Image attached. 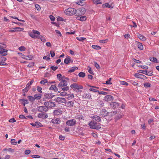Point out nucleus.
Returning a JSON list of instances; mask_svg holds the SVG:
<instances>
[{
	"label": "nucleus",
	"mask_w": 159,
	"mask_h": 159,
	"mask_svg": "<svg viewBox=\"0 0 159 159\" xmlns=\"http://www.w3.org/2000/svg\"><path fill=\"white\" fill-rule=\"evenodd\" d=\"M153 71L152 70L151 71H148L147 70L146 75H148L149 76H152V75Z\"/></svg>",
	"instance_id": "79ce46f5"
},
{
	"label": "nucleus",
	"mask_w": 159,
	"mask_h": 159,
	"mask_svg": "<svg viewBox=\"0 0 159 159\" xmlns=\"http://www.w3.org/2000/svg\"><path fill=\"white\" fill-rule=\"evenodd\" d=\"M50 90H54L55 92H57L58 90V89L55 85H52L49 88Z\"/></svg>",
	"instance_id": "a878e982"
},
{
	"label": "nucleus",
	"mask_w": 159,
	"mask_h": 159,
	"mask_svg": "<svg viewBox=\"0 0 159 159\" xmlns=\"http://www.w3.org/2000/svg\"><path fill=\"white\" fill-rule=\"evenodd\" d=\"M138 37L140 39L143 41H145L146 40V38L142 34H138Z\"/></svg>",
	"instance_id": "b1692460"
},
{
	"label": "nucleus",
	"mask_w": 159,
	"mask_h": 159,
	"mask_svg": "<svg viewBox=\"0 0 159 159\" xmlns=\"http://www.w3.org/2000/svg\"><path fill=\"white\" fill-rule=\"evenodd\" d=\"M37 109L39 111L45 113L48 111V109L47 106H38Z\"/></svg>",
	"instance_id": "423d86ee"
},
{
	"label": "nucleus",
	"mask_w": 159,
	"mask_h": 159,
	"mask_svg": "<svg viewBox=\"0 0 159 159\" xmlns=\"http://www.w3.org/2000/svg\"><path fill=\"white\" fill-rule=\"evenodd\" d=\"M70 57L69 56H67L64 60V62L65 63L68 64L70 61Z\"/></svg>",
	"instance_id": "393cba45"
},
{
	"label": "nucleus",
	"mask_w": 159,
	"mask_h": 159,
	"mask_svg": "<svg viewBox=\"0 0 159 159\" xmlns=\"http://www.w3.org/2000/svg\"><path fill=\"white\" fill-rule=\"evenodd\" d=\"M67 85V82L64 79L60 81V82L58 84V87L60 88H62L66 86Z\"/></svg>",
	"instance_id": "1a4fd4ad"
},
{
	"label": "nucleus",
	"mask_w": 159,
	"mask_h": 159,
	"mask_svg": "<svg viewBox=\"0 0 159 159\" xmlns=\"http://www.w3.org/2000/svg\"><path fill=\"white\" fill-rule=\"evenodd\" d=\"M93 118L98 122H100L101 121V119L100 117L98 116H93Z\"/></svg>",
	"instance_id": "bb28decb"
},
{
	"label": "nucleus",
	"mask_w": 159,
	"mask_h": 159,
	"mask_svg": "<svg viewBox=\"0 0 159 159\" xmlns=\"http://www.w3.org/2000/svg\"><path fill=\"white\" fill-rule=\"evenodd\" d=\"M56 102L65 103L66 102V99L63 98L57 97L54 99Z\"/></svg>",
	"instance_id": "9d476101"
},
{
	"label": "nucleus",
	"mask_w": 159,
	"mask_h": 159,
	"mask_svg": "<svg viewBox=\"0 0 159 159\" xmlns=\"http://www.w3.org/2000/svg\"><path fill=\"white\" fill-rule=\"evenodd\" d=\"M30 125L33 126L35 127L36 128H39L43 126V125L41 123L39 122H36L35 123H31Z\"/></svg>",
	"instance_id": "ddd939ff"
},
{
	"label": "nucleus",
	"mask_w": 159,
	"mask_h": 159,
	"mask_svg": "<svg viewBox=\"0 0 159 159\" xmlns=\"http://www.w3.org/2000/svg\"><path fill=\"white\" fill-rule=\"evenodd\" d=\"M137 45L138 48L141 50H142L143 49V47L142 44L139 42H138Z\"/></svg>",
	"instance_id": "2f4dec72"
},
{
	"label": "nucleus",
	"mask_w": 159,
	"mask_h": 159,
	"mask_svg": "<svg viewBox=\"0 0 159 159\" xmlns=\"http://www.w3.org/2000/svg\"><path fill=\"white\" fill-rule=\"evenodd\" d=\"M92 48L93 49L96 50H100L101 49V48L100 46L95 45H92Z\"/></svg>",
	"instance_id": "72a5a7b5"
},
{
	"label": "nucleus",
	"mask_w": 159,
	"mask_h": 159,
	"mask_svg": "<svg viewBox=\"0 0 159 159\" xmlns=\"http://www.w3.org/2000/svg\"><path fill=\"white\" fill-rule=\"evenodd\" d=\"M6 58L3 57L0 58V65L5 66L6 65V64L5 62Z\"/></svg>",
	"instance_id": "f3484780"
},
{
	"label": "nucleus",
	"mask_w": 159,
	"mask_h": 159,
	"mask_svg": "<svg viewBox=\"0 0 159 159\" xmlns=\"http://www.w3.org/2000/svg\"><path fill=\"white\" fill-rule=\"evenodd\" d=\"M29 89V88H28V87H26L24 89H23V92L25 93L28 92Z\"/></svg>",
	"instance_id": "5fc2aeb1"
},
{
	"label": "nucleus",
	"mask_w": 159,
	"mask_h": 159,
	"mask_svg": "<svg viewBox=\"0 0 159 159\" xmlns=\"http://www.w3.org/2000/svg\"><path fill=\"white\" fill-rule=\"evenodd\" d=\"M98 93L99 94H102V95H106L107 94V93L106 92H104V91H100V92H98Z\"/></svg>",
	"instance_id": "69168bd1"
},
{
	"label": "nucleus",
	"mask_w": 159,
	"mask_h": 159,
	"mask_svg": "<svg viewBox=\"0 0 159 159\" xmlns=\"http://www.w3.org/2000/svg\"><path fill=\"white\" fill-rule=\"evenodd\" d=\"M113 97L112 96L110 95H107L105 97V99L106 101H109L111 100L112 99Z\"/></svg>",
	"instance_id": "cd10ccee"
},
{
	"label": "nucleus",
	"mask_w": 159,
	"mask_h": 159,
	"mask_svg": "<svg viewBox=\"0 0 159 159\" xmlns=\"http://www.w3.org/2000/svg\"><path fill=\"white\" fill-rule=\"evenodd\" d=\"M111 78H110L109 80L106 81V84H111L112 83L111 82Z\"/></svg>",
	"instance_id": "bf43d9fd"
},
{
	"label": "nucleus",
	"mask_w": 159,
	"mask_h": 159,
	"mask_svg": "<svg viewBox=\"0 0 159 159\" xmlns=\"http://www.w3.org/2000/svg\"><path fill=\"white\" fill-rule=\"evenodd\" d=\"M85 9L84 8L82 7L79 8L76 11V15L78 16H81L84 15L85 13Z\"/></svg>",
	"instance_id": "39448f33"
},
{
	"label": "nucleus",
	"mask_w": 159,
	"mask_h": 159,
	"mask_svg": "<svg viewBox=\"0 0 159 159\" xmlns=\"http://www.w3.org/2000/svg\"><path fill=\"white\" fill-rule=\"evenodd\" d=\"M57 77L58 79L60 81L64 79L62 77L61 74H58L57 75Z\"/></svg>",
	"instance_id": "c9c22d12"
},
{
	"label": "nucleus",
	"mask_w": 159,
	"mask_h": 159,
	"mask_svg": "<svg viewBox=\"0 0 159 159\" xmlns=\"http://www.w3.org/2000/svg\"><path fill=\"white\" fill-rule=\"evenodd\" d=\"M57 68V66H52L50 67V69H51L52 70L54 71L56 70Z\"/></svg>",
	"instance_id": "4d7b16f0"
},
{
	"label": "nucleus",
	"mask_w": 159,
	"mask_h": 159,
	"mask_svg": "<svg viewBox=\"0 0 159 159\" xmlns=\"http://www.w3.org/2000/svg\"><path fill=\"white\" fill-rule=\"evenodd\" d=\"M150 60L151 61L154 62H157V59L154 57H151L150 58Z\"/></svg>",
	"instance_id": "ea45409f"
},
{
	"label": "nucleus",
	"mask_w": 159,
	"mask_h": 159,
	"mask_svg": "<svg viewBox=\"0 0 159 159\" xmlns=\"http://www.w3.org/2000/svg\"><path fill=\"white\" fill-rule=\"evenodd\" d=\"M49 17L50 19L52 21H54L55 20V18L52 15H50Z\"/></svg>",
	"instance_id": "6e6d98bb"
},
{
	"label": "nucleus",
	"mask_w": 159,
	"mask_h": 159,
	"mask_svg": "<svg viewBox=\"0 0 159 159\" xmlns=\"http://www.w3.org/2000/svg\"><path fill=\"white\" fill-rule=\"evenodd\" d=\"M78 69V68L77 67L74 66L69 69L68 71L69 72H72L76 70H77Z\"/></svg>",
	"instance_id": "473e14b6"
},
{
	"label": "nucleus",
	"mask_w": 159,
	"mask_h": 159,
	"mask_svg": "<svg viewBox=\"0 0 159 159\" xmlns=\"http://www.w3.org/2000/svg\"><path fill=\"white\" fill-rule=\"evenodd\" d=\"M62 113V111L60 109H57V110H54L53 111L54 114L55 115H58Z\"/></svg>",
	"instance_id": "6ab92c4d"
},
{
	"label": "nucleus",
	"mask_w": 159,
	"mask_h": 159,
	"mask_svg": "<svg viewBox=\"0 0 159 159\" xmlns=\"http://www.w3.org/2000/svg\"><path fill=\"white\" fill-rule=\"evenodd\" d=\"M88 71L91 74L93 73V70H92L91 68L89 66H88L87 67Z\"/></svg>",
	"instance_id": "864d4df0"
},
{
	"label": "nucleus",
	"mask_w": 159,
	"mask_h": 159,
	"mask_svg": "<svg viewBox=\"0 0 159 159\" xmlns=\"http://www.w3.org/2000/svg\"><path fill=\"white\" fill-rule=\"evenodd\" d=\"M70 87L72 88H74L76 89H83V87L81 85H79L77 84L76 83H74L71 84L70 86Z\"/></svg>",
	"instance_id": "9b49d317"
},
{
	"label": "nucleus",
	"mask_w": 159,
	"mask_h": 159,
	"mask_svg": "<svg viewBox=\"0 0 159 159\" xmlns=\"http://www.w3.org/2000/svg\"><path fill=\"white\" fill-rule=\"evenodd\" d=\"M40 34V32L34 30H33L32 32L29 33V35L31 38L34 39H40L43 42H45L46 39L44 36L42 35H38Z\"/></svg>",
	"instance_id": "f257e3e1"
},
{
	"label": "nucleus",
	"mask_w": 159,
	"mask_h": 159,
	"mask_svg": "<svg viewBox=\"0 0 159 159\" xmlns=\"http://www.w3.org/2000/svg\"><path fill=\"white\" fill-rule=\"evenodd\" d=\"M61 88L62 89V90L64 91H67L69 89L68 87L66 86H65L64 87H63Z\"/></svg>",
	"instance_id": "052dcab7"
},
{
	"label": "nucleus",
	"mask_w": 159,
	"mask_h": 159,
	"mask_svg": "<svg viewBox=\"0 0 159 159\" xmlns=\"http://www.w3.org/2000/svg\"><path fill=\"white\" fill-rule=\"evenodd\" d=\"M42 95L41 94H36L34 95V98L35 100H39L41 98Z\"/></svg>",
	"instance_id": "c756f323"
},
{
	"label": "nucleus",
	"mask_w": 159,
	"mask_h": 159,
	"mask_svg": "<svg viewBox=\"0 0 159 159\" xmlns=\"http://www.w3.org/2000/svg\"><path fill=\"white\" fill-rule=\"evenodd\" d=\"M9 122H11V123H13V122H15L16 121V120L14 119V118H12L11 119H10L9 120Z\"/></svg>",
	"instance_id": "338daca9"
},
{
	"label": "nucleus",
	"mask_w": 159,
	"mask_h": 159,
	"mask_svg": "<svg viewBox=\"0 0 159 159\" xmlns=\"http://www.w3.org/2000/svg\"><path fill=\"white\" fill-rule=\"evenodd\" d=\"M89 86L90 87H91V88L89 89V90L90 91L95 92H98V90L96 89L98 88V87L95 86H91L90 85H89Z\"/></svg>",
	"instance_id": "a211bd4d"
},
{
	"label": "nucleus",
	"mask_w": 159,
	"mask_h": 159,
	"mask_svg": "<svg viewBox=\"0 0 159 159\" xmlns=\"http://www.w3.org/2000/svg\"><path fill=\"white\" fill-rule=\"evenodd\" d=\"M134 75L135 77H136V78H139L140 79L143 78V77H142V76H145V77H146L145 76L139 73L135 74Z\"/></svg>",
	"instance_id": "7c9ffc66"
},
{
	"label": "nucleus",
	"mask_w": 159,
	"mask_h": 159,
	"mask_svg": "<svg viewBox=\"0 0 159 159\" xmlns=\"http://www.w3.org/2000/svg\"><path fill=\"white\" fill-rule=\"evenodd\" d=\"M11 143L12 144L16 145L17 144V142H16L15 140L14 139H11Z\"/></svg>",
	"instance_id": "8fccbe9b"
},
{
	"label": "nucleus",
	"mask_w": 159,
	"mask_h": 159,
	"mask_svg": "<svg viewBox=\"0 0 159 159\" xmlns=\"http://www.w3.org/2000/svg\"><path fill=\"white\" fill-rule=\"evenodd\" d=\"M77 19L78 20L84 21L86 20L87 19V17L86 16H83L80 17H78L77 18Z\"/></svg>",
	"instance_id": "5701e85b"
},
{
	"label": "nucleus",
	"mask_w": 159,
	"mask_h": 159,
	"mask_svg": "<svg viewBox=\"0 0 159 159\" xmlns=\"http://www.w3.org/2000/svg\"><path fill=\"white\" fill-rule=\"evenodd\" d=\"M28 98L29 100L31 102H33L35 100L34 98V97H33L30 96H29L28 97Z\"/></svg>",
	"instance_id": "4c0bfd02"
},
{
	"label": "nucleus",
	"mask_w": 159,
	"mask_h": 159,
	"mask_svg": "<svg viewBox=\"0 0 159 159\" xmlns=\"http://www.w3.org/2000/svg\"><path fill=\"white\" fill-rule=\"evenodd\" d=\"M111 105H113L114 107H116L118 106V104L116 102H113L111 104Z\"/></svg>",
	"instance_id": "13d9d810"
},
{
	"label": "nucleus",
	"mask_w": 159,
	"mask_h": 159,
	"mask_svg": "<svg viewBox=\"0 0 159 159\" xmlns=\"http://www.w3.org/2000/svg\"><path fill=\"white\" fill-rule=\"evenodd\" d=\"M6 45L3 43H0V55L6 56L7 54V50L5 49Z\"/></svg>",
	"instance_id": "f03ea898"
},
{
	"label": "nucleus",
	"mask_w": 159,
	"mask_h": 159,
	"mask_svg": "<svg viewBox=\"0 0 159 159\" xmlns=\"http://www.w3.org/2000/svg\"><path fill=\"white\" fill-rule=\"evenodd\" d=\"M19 49L21 51H25L26 50V48L23 46H21L19 48Z\"/></svg>",
	"instance_id": "de8ad7c7"
},
{
	"label": "nucleus",
	"mask_w": 159,
	"mask_h": 159,
	"mask_svg": "<svg viewBox=\"0 0 159 159\" xmlns=\"http://www.w3.org/2000/svg\"><path fill=\"white\" fill-rule=\"evenodd\" d=\"M83 97L85 99H91V96L90 93H84L83 95Z\"/></svg>",
	"instance_id": "412c9836"
},
{
	"label": "nucleus",
	"mask_w": 159,
	"mask_h": 159,
	"mask_svg": "<svg viewBox=\"0 0 159 159\" xmlns=\"http://www.w3.org/2000/svg\"><path fill=\"white\" fill-rule=\"evenodd\" d=\"M38 116L39 118L46 119L48 117V115L46 114L39 113L38 115Z\"/></svg>",
	"instance_id": "dca6fc26"
},
{
	"label": "nucleus",
	"mask_w": 159,
	"mask_h": 159,
	"mask_svg": "<svg viewBox=\"0 0 159 159\" xmlns=\"http://www.w3.org/2000/svg\"><path fill=\"white\" fill-rule=\"evenodd\" d=\"M76 123V121L75 119H71L67 120L66 122L67 125L68 126H73L75 125Z\"/></svg>",
	"instance_id": "0eeeda50"
},
{
	"label": "nucleus",
	"mask_w": 159,
	"mask_h": 159,
	"mask_svg": "<svg viewBox=\"0 0 159 159\" xmlns=\"http://www.w3.org/2000/svg\"><path fill=\"white\" fill-rule=\"evenodd\" d=\"M46 83H48V80L47 79H44L43 80H42L40 82V83L42 84H44Z\"/></svg>",
	"instance_id": "a18cd8bd"
},
{
	"label": "nucleus",
	"mask_w": 159,
	"mask_h": 159,
	"mask_svg": "<svg viewBox=\"0 0 159 159\" xmlns=\"http://www.w3.org/2000/svg\"><path fill=\"white\" fill-rule=\"evenodd\" d=\"M144 86L145 88H146L151 87V84L148 82H146L144 84Z\"/></svg>",
	"instance_id": "f704fd0d"
},
{
	"label": "nucleus",
	"mask_w": 159,
	"mask_h": 159,
	"mask_svg": "<svg viewBox=\"0 0 159 159\" xmlns=\"http://www.w3.org/2000/svg\"><path fill=\"white\" fill-rule=\"evenodd\" d=\"M20 101H22L23 102V103L26 104H27L29 103L27 99H20Z\"/></svg>",
	"instance_id": "3c124183"
},
{
	"label": "nucleus",
	"mask_w": 159,
	"mask_h": 159,
	"mask_svg": "<svg viewBox=\"0 0 159 159\" xmlns=\"http://www.w3.org/2000/svg\"><path fill=\"white\" fill-rule=\"evenodd\" d=\"M67 96H68L67 98H68L69 100L72 99L74 98V95L73 94H68V95Z\"/></svg>",
	"instance_id": "37998d69"
},
{
	"label": "nucleus",
	"mask_w": 159,
	"mask_h": 159,
	"mask_svg": "<svg viewBox=\"0 0 159 159\" xmlns=\"http://www.w3.org/2000/svg\"><path fill=\"white\" fill-rule=\"evenodd\" d=\"M76 39L82 42H83L84 40L86 39V38L82 37H77Z\"/></svg>",
	"instance_id": "e433bc0d"
},
{
	"label": "nucleus",
	"mask_w": 159,
	"mask_h": 159,
	"mask_svg": "<svg viewBox=\"0 0 159 159\" xmlns=\"http://www.w3.org/2000/svg\"><path fill=\"white\" fill-rule=\"evenodd\" d=\"M76 10L73 8H69L66 9L64 11L65 13L67 15L71 16L76 13Z\"/></svg>",
	"instance_id": "20e7f679"
},
{
	"label": "nucleus",
	"mask_w": 159,
	"mask_h": 159,
	"mask_svg": "<svg viewBox=\"0 0 159 159\" xmlns=\"http://www.w3.org/2000/svg\"><path fill=\"white\" fill-rule=\"evenodd\" d=\"M58 92L59 93H60V95L61 96H65L68 95L67 93L65 92H63L60 93L59 91H58Z\"/></svg>",
	"instance_id": "a19ab883"
},
{
	"label": "nucleus",
	"mask_w": 159,
	"mask_h": 159,
	"mask_svg": "<svg viewBox=\"0 0 159 159\" xmlns=\"http://www.w3.org/2000/svg\"><path fill=\"white\" fill-rule=\"evenodd\" d=\"M33 82V80H31L26 85V87H28V88H29L30 86L32 84Z\"/></svg>",
	"instance_id": "09e8293b"
},
{
	"label": "nucleus",
	"mask_w": 159,
	"mask_h": 159,
	"mask_svg": "<svg viewBox=\"0 0 159 159\" xmlns=\"http://www.w3.org/2000/svg\"><path fill=\"white\" fill-rule=\"evenodd\" d=\"M120 84H122V85H128V83H127V82L125 81H121L120 82Z\"/></svg>",
	"instance_id": "603ef678"
},
{
	"label": "nucleus",
	"mask_w": 159,
	"mask_h": 159,
	"mask_svg": "<svg viewBox=\"0 0 159 159\" xmlns=\"http://www.w3.org/2000/svg\"><path fill=\"white\" fill-rule=\"evenodd\" d=\"M53 124H59L61 121L59 118H54L51 120Z\"/></svg>",
	"instance_id": "4be33fe9"
},
{
	"label": "nucleus",
	"mask_w": 159,
	"mask_h": 159,
	"mask_svg": "<svg viewBox=\"0 0 159 159\" xmlns=\"http://www.w3.org/2000/svg\"><path fill=\"white\" fill-rule=\"evenodd\" d=\"M65 103L66 106L71 108L73 107V105L74 104V102L73 101H70L68 102H66V101Z\"/></svg>",
	"instance_id": "4468645a"
},
{
	"label": "nucleus",
	"mask_w": 159,
	"mask_h": 159,
	"mask_svg": "<svg viewBox=\"0 0 159 159\" xmlns=\"http://www.w3.org/2000/svg\"><path fill=\"white\" fill-rule=\"evenodd\" d=\"M91 129H98L101 128L99 124H98L96 121H92L88 124Z\"/></svg>",
	"instance_id": "7ed1b4c3"
},
{
	"label": "nucleus",
	"mask_w": 159,
	"mask_h": 159,
	"mask_svg": "<svg viewBox=\"0 0 159 159\" xmlns=\"http://www.w3.org/2000/svg\"><path fill=\"white\" fill-rule=\"evenodd\" d=\"M54 96V95L51 93H46L45 95V97L46 98H52Z\"/></svg>",
	"instance_id": "c85d7f7f"
},
{
	"label": "nucleus",
	"mask_w": 159,
	"mask_h": 159,
	"mask_svg": "<svg viewBox=\"0 0 159 159\" xmlns=\"http://www.w3.org/2000/svg\"><path fill=\"white\" fill-rule=\"evenodd\" d=\"M24 29V28L20 27H15L13 28V29L9 30V32H14L21 31H23Z\"/></svg>",
	"instance_id": "f8f14e48"
},
{
	"label": "nucleus",
	"mask_w": 159,
	"mask_h": 159,
	"mask_svg": "<svg viewBox=\"0 0 159 159\" xmlns=\"http://www.w3.org/2000/svg\"><path fill=\"white\" fill-rule=\"evenodd\" d=\"M50 56L49 55H48L47 56H45L43 57V58L44 59L46 60L47 61L49 60L50 59L49 58Z\"/></svg>",
	"instance_id": "680f3d73"
},
{
	"label": "nucleus",
	"mask_w": 159,
	"mask_h": 159,
	"mask_svg": "<svg viewBox=\"0 0 159 159\" xmlns=\"http://www.w3.org/2000/svg\"><path fill=\"white\" fill-rule=\"evenodd\" d=\"M44 105L47 106L48 108H52L55 106V103L52 102H47L44 103Z\"/></svg>",
	"instance_id": "6e6552de"
},
{
	"label": "nucleus",
	"mask_w": 159,
	"mask_h": 159,
	"mask_svg": "<svg viewBox=\"0 0 159 159\" xmlns=\"http://www.w3.org/2000/svg\"><path fill=\"white\" fill-rule=\"evenodd\" d=\"M84 1V0H82L80 1L77 2H76V4L81 6H83L84 5L83 1Z\"/></svg>",
	"instance_id": "49530a36"
},
{
	"label": "nucleus",
	"mask_w": 159,
	"mask_h": 159,
	"mask_svg": "<svg viewBox=\"0 0 159 159\" xmlns=\"http://www.w3.org/2000/svg\"><path fill=\"white\" fill-rule=\"evenodd\" d=\"M22 58H23L26 60H31L33 58V56L32 55H28V56H25L23 54L22 55Z\"/></svg>",
	"instance_id": "aec40b11"
},
{
	"label": "nucleus",
	"mask_w": 159,
	"mask_h": 159,
	"mask_svg": "<svg viewBox=\"0 0 159 159\" xmlns=\"http://www.w3.org/2000/svg\"><path fill=\"white\" fill-rule=\"evenodd\" d=\"M11 157V156L9 155H7L5 156L4 159H10Z\"/></svg>",
	"instance_id": "774afa93"
},
{
	"label": "nucleus",
	"mask_w": 159,
	"mask_h": 159,
	"mask_svg": "<svg viewBox=\"0 0 159 159\" xmlns=\"http://www.w3.org/2000/svg\"><path fill=\"white\" fill-rule=\"evenodd\" d=\"M19 118L22 119H26L25 116L23 115H20L19 116Z\"/></svg>",
	"instance_id": "0e129e2a"
},
{
	"label": "nucleus",
	"mask_w": 159,
	"mask_h": 159,
	"mask_svg": "<svg viewBox=\"0 0 159 159\" xmlns=\"http://www.w3.org/2000/svg\"><path fill=\"white\" fill-rule=\"evenodd\" d=\"M108 113V112L105 109H102V110L100 112V115L101 116L104 117L106 116Z\"/></svg>",
	"instance_id": "2eb2a0df"
},
{
	"label": "nucleus",
	"mask_w": 159,
	"mask_h": 159,
	"mask_svg": "<svg viewBox=\"0 0 159 159\" xmlns=\"http://www.w3.org/2000/svg\"><path fill=\"white\" fill-rule=\"evenodd\" d=\"M93 2L96 4H100L102 3L101 0H93Z\"/></svg>",
	"instance_id": "c03bdc74"
},
{
	"label": "nucleus",
	"mask_w": 159,
	"mask_h": 159,
	"mask_svg": "<svg viewBox=\"0 0 159 159\" xmlns=\"http://www.w3.org/2000/svg\"><path fill=\"white\" fill-rule=\"evenodd\" d=\"M36 8L37 9V10H40L41 8L40 6L38 4H35V5Z\"/></svg>",
	"instance_id": "e2e57ef3"
},
{
	"label": "nucleus",
	"mask_w": 159,
	"mask_h": 159,
	"mask_svg": "<svg viewBox=\"0 0 159 159\" xmlns=\"http://www.w3.org/2000/svg\"><path fill=\"white\" fill-rule=\"evenodd\" d=\"M78 75L80 77H84L85 76V74L83 72H80L79 73Z\"/></svg>",
	"instance_id": "58836bf2"
}]
</instances>
